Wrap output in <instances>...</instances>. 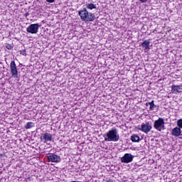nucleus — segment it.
Instances as JSON below:
<instances>
[{
  "label": "nucleus",
  "instance_id": "f257e3e1",
  "mask_svg": "<svg viewBox=\"0 0 182 182\" xmlns=\"http://www.w3.org/2000/svg\"><path fill=\"white\" fill-rule=\"evenodd\" d=\"M78 15L85 22H93V21H95V14L89 13L86 8H83L82 10L79 11Z\"/></svg>",
  "mask_w": 182,
  "mask_h": 182
},
{
  "label": "nucleus",
  "instance_id": "f03ea898",
  "mask_svg": "<svg viewBox=\"0 0 182 182\" xmlns=\"http://www.w3.org/2000/svg\"><path fill=\"white\" fill-rule=\"evenodd\" d=\"M105 141H119L120 136L117 129H112L104 135Z\"/></svg>",
  "mask_w": 182,
  "mask_h": 182
},
{
  "label": "nucleus",
  "instance_id": "7ed1b4c3",
  "mask_svg": "<svg viewBox=\"0 0 182 182\" xmlns=\"http://www.w3.org/2000/svg\"><path fill=\"white\" fill-rule=\"evenodd\" d=\"M164 119L159 117L158 119L155 120L154 122V129L158 132H161V130H166V126L164 125Z\"/></svg>",
  "mask_w": 182,
  "mask_h": 182
},
{
  "label": "nucleus",
  "instance_id": "20e7f679",
  "mask_svg": "<svg viewBox=\"0 0 182 182\" xmlns=\"http://www.w3.org/2000/svg\"><path fill=\"white\" fill-rule=\"evenodd\" d=\"M151 129H153L151 124L147 122L146 123L143 122L141 124V127L138 128V130H140V132H142L143 133H145V134H147L148 133H150V132H151Z\"/></svg>",
  "mask_w": 182,
  "mask_h": 182
},
{
  "label": "nucleus",
  "instance_id": "39448f33",
  "mask_svg": "<svg viewBox=\"0 0 182 182\" xmlns=\"http://www.w3.org/2000/svg\"><path fill=\"white\" fill-rule=\"evenodd\" d=\"M10 72L11 77H14V79H18V68L15 60H12L10 63Z\"/></svg>",
  "mask_w": 182,
  "mask_h": 182
},
{
  "label": "nucleus",
  "instance_id": "423d86ee",
  "mask_svg": "<svg viewBox=\"0 0 182 182\" xmlns=\"http://www.w3.org/2000/svg\"><path fill=\"white\" fill-rule=\"evenodd\" d=\"M40 27L41 26H39L38 23L31 24L26 28V32L28 33L36 34L37 32H38Z\"/></svg>",
  "mask_w": 182,
  "mask_h": 182
},
{
  "label": "nucleus",
  "instance_id": "0eeeda50",
  "mask_svg": "<svg viewBox=\"0 0 182 182\" xmlns=\"http://www.w3.org/2000/svg\"><path fill=\"white\" fill-rule=\"evenodd\" d=\"M134 156L132 154H125L121 159L122 163H132Z\"/></svg>",
  "mask_w": 182,
  "mask_h": 182
},
{
  "label": "nucleus",
  "instance_id": "6e6552de",
  "mask_svg": "<svg viewBox=\"0 0 182 182\" xmlns=\"http://www.w3.org/2000/svg\"><path fill=\"white\" fill-rule=\"evenodd\" d=\"M52 134L48 132L42 134L40 137L41 141H43V143H48V141H52Z\"/></svg>",
  "mask_w": 182,
  "mask_h": 182
},
{
  "label": "nucleus",
  "instance_id": "1a4fd4ad",
  "mask_svg": "<svg viewBox=\"0 0 182 182\" xmlns=\"http://www.w3.org/2000/svg\"><path fill=\"white\" fill-rule=\"evenodd\" d=\"M48 160L51 162V163H60L62 159H60V157L59 156V155L53 154L51 155H49L48 156Z\"/></svg>",
  "mask_w": 182,
  "mask_h": 182
},
{
  "label": "nucleus",
  "instance_id": "9d476101",
  "mask_svg": "<svg viewBox=\"0 0 182 182\" xmlns=\"http://www.w3.org/2000/svg\"><path fill=\"white\" fill-rule=\"evenodd\" d=\"M171 93L177 95V93H182V84L179 85H171Z\"/></svg>",
  "mask_w": 182,
  "mask_h": 182
},
{
  "label": "nucleus",
  "instance_id": "9b49d317",
  "mask_svg": "<svg viewBox=\"0 0 182 182\" xmlns=\"http://www.w3.org/2000/svg\"><path fill=\"white\" fill-rule=\"evenodd\" d=\"M171 136L179 137V136H181V128H179L178 127L173 128L171 131Z\"/></svg>",
  "mask_w": 182,
  "mask_h": 182
},
{
  "label": "nucleus",
  "instance_id": "f8f14e48",
  "mask_svg": "<svg viewBox=\"0 0 182 182\" xmlns=\"http://www.w3.org/2000/svg\"><path fill=\"white\" fill-rule=\"evenodd\" d=\"M131 141H132V143H139V141H140V136H139L137 134L132 135Z\"/></svg>",
  "mask_w": 182,
  "mask_h": 182
},
{
  "label": "nucleus",
  "instance_id": "ddd939ff",
  "mask_svg": "<svg viewBox=\"0 0 182 182\" xmlns=\"http://www.w3.org/2000/svg\"><path fill=\"white\" fill-rule=\"evenodd\" d=\"M149 105L150 106L149 110H154V109H156V107H157V106L156 105H154V100H151V102L146 103V106H149Z\"/></svg>",
  "mask_w": 182,
  "mask_h": 182
},
{
  "label": "nucleus",
  "instance_id": "4468645a",
  "mask_svg": "<svg viewBox=\"0 0 182 182\" xmlns=\"http://www.w3.org/2000/svg\"><path fill=\"white\" fill-rule=\"evenodd\" d=\"M141 46L145 48V49H150V41L145 40L142 43Z\"/></svg>",
  "mask_w": 182,
  "mask_h": 182
},
{
  "label": "nucleus",
  "instance_id": "2eb2a0df",
  "mask_svg": "<svg viewBox=\"0 0 182 182\" xmlns=\"http://www.w3.org/2000/svg\"><path fill=\"white\" fill-rule=\"evenodd\" d=\"M33 126H35V124L32 122H28L26 123V124L25 125V129H26V130L29 129H32V127H33Z\"/></svg>",
  "mask_w": 182,
  "mask_h": 182
},
{
  "label": "nucleus",
  "instance_id": "dca6fc26",
  "mask_svg": "<svg viewBox=\"0 0 182 182\" xmlns=\"http://www.w3.org/2000/svg\"><path fill=\"white\" fill-rule=\"evenodd\" d=\"M87 9H96V6L93 3L87 5Z\"/></svg>",
  "mask_w": 182,
  "mask_h": 182
},
{
  "label": "nucleus",
  "instance_id": "f3484780",
  "mask_svg": "<svg viewBox=\"0 0 182 182\" xmlns=\"http://www.w3.org/2000/svg\"><path fill=\"white\" fill-rule=\"evenodd\" d=\"M176 124L178 127L182 129V119H180L177 121Z\"/></svg>",
  "mask_w": 182,
  "mask_h": 182
},
{
  "label": "nucleus",
  "instance_id": "a211bd4d",
  "mask_svg": "<svg viewBox=\"0 0 182 182\" xmlns=\"http://www.w3.org/2000/svg\"><path fill=\"white\" fill-rule=\"evenodd\" d=\"M6 48L8 50H12V49L14 48V47L12 46L11 44H7L6 46Z\"/></svg>",
  "mask_w": 182,
  "mask_h": 182
},
{
  "label": "nucleus",
  "instance_id": "6ab92c4d",
  "mask_svg": "<svg viewBox=\"0 0 182 182\" xmlns=\"http://www.w3.org/2000/svg\"><path fill=\"white\" fill-rule=\"evenodd\" d=\"M20 55H23V56H26V50L24 49L22 50H20Z\"/></svg>",
  "mask_w": 182,
  "mask_h": 182
},
{
  "label": "nucleus",
  "instance_id": "aec40b11",
  "mask_svg": "<svg viewBox=\"0 0 182 182\" xmlns=\"http://www.w3.org/2000/svg\"><path fill=\"white\" fill-rule=\"evenodd\" d=\"M49 4H53V2H55V0H46Z\"/></svg>",
  "mask_w": 182,
  "mask_h": 182
},
{
  "label": "nucleus",
  "instance_id": "412c9836",
  "mask_svg": "<svg viewBox=\"0 0 182 182\" xmlns=\"http://www.w3.org/2000/svg\"><path fill=\"white\" fill-rule=\"evenodd\" d=\"M140 2H141V4H144L146 2H147V0H139Z\"/></svg>",
  "mask_w": 182,
  "mask_h": 182
},
{
  "label": "nucleus",
  "instance_id": "4be33fe9",
  "mask_svg": "<svg viewBox=\"0 0 182 182\" xmlns=\"http://www.w3.org/2000/svg\"><path fill=\"white\" fill-rule=\"evenodd\" d=\"M107 182H116V181L113 179H109Z\"/></svg>",
  "mask_w": 182,
  "mask_h": 182
}]
</instances>
